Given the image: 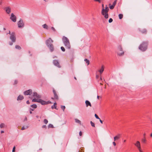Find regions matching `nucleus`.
<instances>
[{
	"mask_svg": "<svg viewBox=\"0 0 152 152\" xmlns=\"http://www.w3.org/2000/svg\"><path fill=\"white\" fill-rule=\"evenodd\" d=\"M62 40L66 48L70 49L71 48L69 41L68 38L66 37L63 36Z\"/></svg>",
	"mask_w": 152,
	"mask_h": 152,
	"instance_id": "nucleus-1",
	"label": "nucleus"
},
{
	"mask_svg": "<svg viewBox=\"0 0 152 152\" xmlns=\"http://www.w3.org/2000/svg\"><path fill=\"white\" fill-rule=\"evenodd\" d=\"M53 41L50 38L48 39L46 42V44L48 48H49L51 52H52L54 50V48L52 43Z\"/></svg>",
	"mask_w": 152,
	"mask_h": 152,
	"instance_id": "nucleus-2",
	"label": "nucleus"
},
{
	"mask_svg": "<svg viewBox=\"0 0 152 152\" xmlns=\"http://www.w3.org/2000/svg\"><path fill=\"white\" fill-rule=\"evenodd\" d=\"M148 42H143L139 46V48L140 50L142 51H144L147 48Z\"/></svg>",
	"mask_w": 152,
	"mask_h": 152,
	"instance_id": "nucleus-3",
	"label": "nucleus"
},
{
	"mask_svg": "<svg viewBox=\"0 0 152 152\" xmlns=\"http://www.w3.org/2000/svg\"><path fill=\"white\" fill-rule=\"evenodd\" d=\"M109 8L107 7V5H106V7L105 9L103 8L102 10V14L103 15H104V18L107 19L108 18V12L109 10Z\"/></svg>",
	"mask_w": 152,
	"mask_h": 152,
	"instance_id": "nucleus-4",
	"label": "nucleus"
},
{
	"mask_svg": "<svg viewBox=\"0 0 152 152\" xmlns=\"http://www.w3.org/2000/svg\"><path fill=\"white\" fill-rule=\"evenodd\" d=\"M10 34V39L11 40L12 42H15L16 40V37L15 33L14 32H12L11 34L10 33V31H9V33H7V34Z\"/></svg>",
	"mask_w": 152,
	"mask_h": 152,
	"instance_id": "nucleus-5",
	"label": "nucleus"
},
{
	"mask_svg": "<svg viewBox=\"0 0 152 152\" xmlns=\"http://www.w3.org/2000/svg\"><path fill=\"white\" fill-rule=\"evenodd\" d=\"M38 102L41 103L42 105H45L49 103H50L51 102L49 101L46 102L41 99H39Z\"/></svg>",
	"mask_w": 152,
	"mask_h": 152,
	"instance_id": "nucleus-6",
	"label": "nucleus"
},
{
	"mask_svg": "<svg viewBox=\"0 0 152 152\" xmlns=\"http://www.w3.org/2000/svg\"><path fill=\"white\" fill-rule=\"evenodd\" d=\"M18 25L19 28H22L24 26V23L22 19H20L18 22Z\"/></svg>",
	"mask_w": 152,
	"mask_h": 152,
	"instance_id": "nucleus-7",
	"label": "nucleus"
},
{
	"mask_svg": "<svg viewBox=\"0 0 152 152\" xmlns=\"http://www.w3.org/2000/svg\"><path fill=\"white\" fill-rule=\"evenodd\" d=\"M23 94L25 95H30L31 96L32 94V90L31 89H29L26 91L24 92Z\"/></svg>",
	"mask_w": 152,
	"mask_h": 152,
	"instance_id": "nucleus-8",
	"label": "nucleus"
},
{
	"mask_svg": "<svg viewBox=\"0 0 152 152\" xmlns=\"http://www.w3.org/2000/svg\"><path fill=\"white\" fill-rule=\"evenodd\" d=\"M53 92L54 94V97L53 98H52V99L55 100H58V96L56 93V91L54 89H53Z\"/></svg>",
	"mask_w": 152,
	"mask_h": 152,
	"instance_id": "nucleus-9",
	"label": "nucleus"
},
{
	"mask_svg": "<svg viewBox=\"0 0 152 152\" xmlns=\"http://www.w3.org/2000/svg\"><path fill=\"white\" fill-rule=\"evenodd\" d=\"M31 96L36 97L37 99H39L41 98V96L40 95L38 94L36 92H34L32 93Z\"/></svg>",
	"mask_w": 152,
	"mask_h": 152,
	"instance_id": "nucleus-10",
	"label": "nucleus"
},
{
	"mask_svg": "<svg viewBox=\"0 0 152 152\" xmlns=\"http://www.w3.org/2000/svg\"><path fill=\"white\" fill-rule=\"evenodd\" d=\"M10 18L14 22L16 21V17L13 13L11 14Z\"/></svg>",
	"mask_w": 152,
	"mask_h": 152,
	"instance_id": "nucleus-11",
	"label": "nucleus"
},
{
	"mask_svg": "<svg viewBox=\"0 0 152 152\" xmlns=\"http://www.w3.org/2000/svg\"><path fill=\"white\" fill-rule=\"evenodd\" d=\"M53 64L57 67L60 68L61 66L59 64V63L57 60H54L53 61Z\"/></svg>",
	"mask_w": 152,
	"mask_h": 152,
	"instance_id": "nucleus-12",
	"label": "nucleus"
},
{
	"mask_svg": "<svg viewBox=\"0 0 152 152\" xmlns=\"http://www.w3.org/2000/svg\"><path fill=\"white\" fill-rule=\"evenodd\" d=\"M134 145L137 147L138 149L141 148L140 144L139 141H137L136 143L134 144Z\"/></svg>",
	"mask_w": 152,
	"mask_h": 152,
	"instance_id": "nucleus-13",
	"label": "nucleus"
},
{
	"mask_svg": "<svg viewBox=\"0 0 152 152\" xmlns=\"http://www.w3.org/2000/svg\"><path fill=\"white\" fill-rule=\"evenodd\" d=\"M121 137V134H118L116 136H115L114 137V141H115V140L119 139Z\"/></svg>",
	"mask_w": 152,
	"mask_h": 152,
	"instance_id": "nucleus-14",
	"label": "nucleus"
},
{
	"mask_svg": "<svg viewBox=\"0 0 152 152\" xmlns=\"http://www.w3.org/2000/svg\"><path fill=\"white\" fill-rule=\"evenodd\" d=\"M85 103L87 107H88V106H89L90 107L91 106V103L88 101L86 100L85 102Z\"/></svg>",
	"mask_w": 152,
	"mask_h": 152,
	"instance_id": "nucleus-15",
	"label": "nucleus"
},
{
	"mask_svg": "<svg viewBox=\"0 0 152 152\" xmlns=\"http://www.w3.org/2000/svg\"><path fill=\"white\" fill-rule=\"evenodd\" d=\"M24 99L23 96L21 95H19L18 97L17 100H21Z\"/></svg>",
	"mask_w": 152,
	"mask_h": 152,
	"instance_id": "nucleus-16",
	"label": "nucleus"
},
{
	"mask_svg": "<svg viewBox=\"0 0 152 152\" xmlns=\"http://www.w3.org/2000/svg\"><path fill=\"white\" fill-rule=\"evenodd\" d=\"M139 31L142 34H146L147 32V31L145 29H143L141 30L139 29Z\"/></svg>",
	"mask_w": 152,
	"mask_h": 152,
	"instance_id": "nucleus-17",
	"label": "nucleus"
},
{
	"mask_svg": "<svg viewBox=\"0 0 152 152\" xmlns=\"http://www.w3.org/2000/svg\"><path fill=\"white\" fill-rule=\"evenodd\" d=\"M10 8L9 7H8L6 8V11L8 14L10 13Z\"/></svg>",
	"mask_w": 152,
	"mask_h": 152,
	"instance_id": "nucleus-18",
	"label": "nucleus"
},
{
	"mask_svg": "<svg viewBox=\"0 0 152 152\" xmlns=\"http://www.w3.org/2000/svg\"><path fill=\"white\" fill-rule=\"evenodd\" d=\"M117 54L118 55L120 56H121L123 55L124 54V52L123 51H121V52H118Z\"/></svg>",
	"mask_w": 152,
	"mask_h": 152,
	"instance_id": "nucleus-19",
	"label": "nucleus"
},
{
	"mask_svg": "<svg viewBox=\"0 0 152 152\" xmlns=\"http://www.w3.org/2000/svg\"><path fill=\"white\" fill-rule=\"evenodd\" d=\"M75 122L76 123H78L80 125H81V122L77 118H75Z\"/></svg>",
	"mask_w": 152,
	"mask_h": 152,
	"instance_id": "nucleus-20",
	"label": "nucleus"
},
{
	"mask_svg": "<svg viewBox=\"0 0 152 152\" xmlns=\"http://www.w3.org/2000/svg\"><path fill=\"white\" fill-rule=\"evenodd\" d=\"M42 26L44 28L48 30V26L46 24H45L44 25H42Z\"/></svg>",
	"mask_w": 152,
	"mask_h": 152,
	"instance_id": "nucleus-21",
	"label": "nucleus"
},
{
	"mask_svg": "<svg viewBox=\"0 0 152 152\" xmlns=\"http://www.w3.org/2000/svg\"><path fill=\"white\" fill-rule=\"evenodd\" d=\"M56 102H54V104L53 105L51 106V108L52 109H57V107L56 106Z\"/></svg>",
	"mask_w": 152,
	"mask_h": 152,
	"instance_id": "nucleus-22",
	"label": "nucleus"
},
{
	"mask_svg": "<svg viewBox=\"0 0 152 152\" xmlns=\"http://www.w3.org/2000/svg\"><path fill=\"white\" fill-rule=\"evenodd\" d=\"M104 70V66H102L101 68L99 70V72L101 74H102Z\"/></svg>",
	"mask_w": 152,
	"mask_h": 152,
	"instance_id": "nucleus-23",
	"label": "nucleus"
},
{
	"mask_svg": "<svg viewBox=\"0 0 152 152\" xmlns=\"http://www.w3.org/2000/svg\"><path fill=\"white\" fill-rule=\"evenodd\" d=\"M123 51L122 48L121 46H119L118 47V52Z\"/></svg>",
	"mask_w": 152,
	"mask_h": 152,
	"instance_id": "nucleus-24",
	"label": "nucleus"
},
{
	"mask_svg": "<svg viewBox=\"0 0 152 152\" xmlns=\"http://www.w3.org/2000/svg\"><path fill=\"white\" fill-rule=\"evenodd\" d=\"M31 107L34 109L36 108L37 107V106L36 104H33L31 106Z\"/></svg>",
	"mask_w": 152,
	"mask_h": 152,
	"instance_id": "nucleus-25",
	"label": "nucleus"
},
{
	"mask_svg": "<svg viewBox=\"0 0 152 152\" xmlns=\"http://www.w3.org/2000/svg\"><path fill=\"white\" fill-rule=\"evenodd\" d=\"M84 61L87 64V65H88L89 64L90 62L87 59L85 58L84 59Z\"/></svg>",
	"mask_w": 152,
	"mask_h": 152,
	"instance_id": "nucleus-26",
	"label": "nucleus"
},
{
	"mask_svg": "<svg viewBox=\"0 0 152 152\" xmlns=\"http://www.w3.org/2000/svg\"><path fill=\"white\" fill-rule=\"evenodd\" d=\"M39 99H34L32 100V102H38L39 101Z\"/></svg>",
	"mask_w": 152,
	"mask_h": 152,
	"instance_id": "nucleus-27",
	"label": "nucleus"
},
{
	"mask_svg": "<svg viewBox=\"0 0 152 152\" xmlns=\"http://www.w3.org/2000/svg\"><path fill=\"white\" fill-rule=\"evenodd\" d=\"M118 17H119V18L120 19H121L123 17V14H119L118 15Z\"/></svg>",
	"mask_w": 152,
	"mask_h": 152,
	"instance_id": "nucleus-28",
	"label": "nucleus"
},
{
	"mask_svg": "<svg viewBox=\"0 0 152 152\" xmlns=\"http://www.w3.org/2000/svg\"><path fill=\"white\" fill-rule=\"evenodd\" d=\"M15 48L16 49L20 50L21 49V47L18 45H15Z\"/></svg>",
	"mask_w": 152,
	"mask_h": 152,
	"instance_id": "nucleus-29",
	"label": "nucleus"
},
{
	"mask_svg": "<svg viewBox=\"0 0 152 152\" xmlns=\"http://www.w3.org/2000/svg\"><path fill=\"white\" fill-rule=\"evenodd\" d=\"M109 5V7H110V9H113L115 7L113 5H111L110 4Z\"/></svg>",
	"mask_w": 152,
	"mask_h": 152,
	"instance_id": "nucleus-30",
	"label": "nucleus"
},
{
	"mask_svg": "<svg viewBox=\"0 0 152 152\" xmlns=\"http://www.w3.org/2000/svg\"><path fill=\"white\" fill-rule=\"evenodd\" d=\"M5 124L3 123H2L0 125V127L1 128H4L5 126Z\"/></svg>",
	"mask_w": 152,
	"mask_h": 152,
	"instance_id": "nucleus-31",
	"label": "nucleus"
},
{
	"mask_svg": "<svg viewBox=\"0 0 152 152\" xmlns=\"http://www.w3.org/2000/svg\"><path fill=\"white\" fill-rule=\"evenodd\" d=\"M48 128H53V126L52 124H50L48 125Z\"/></svg>",
	"mask_w": 152,
	"mask_h": 152,
	"instance_id": "nucleus-32",
	"label": "nucleus"
},
{
	"mask_svg": "<svg viewBox=\"0 0 152 152\" xmlns=\"http://www.w3.org/2000/svg\"><path fill=\"white\" fill-rule=\"evenodd\" d=\"M61 108L63 110V111H64V110L65 108V107L64 106H61Z\"/></svg>",
	"mask_w": 152,
	"mask_h": 152,
	"instance_id": "nucleus-33",
	"label": "nucleus"
},
{
	"mask_svg": "<svg viewBox=\"0 0 152 152\" xmlns=\"http://www.w3.org/2000/svg\"><path fill=\"white\" fill-rule=\"evenodd\" d=\"M44 122L45 124H47L48 122V121L47 119H45L44 121Z\"/></svg>",
	"mask_w": 152,
	"mask_h": 152,
	"instance_id": "nucleus-34",
	"label": "nucleus"
},
{
	"mask_svg": "<svg viewBox=\"0 0 152 152\" xmlns=\"http://www.w3.org/2000/svg\"><path fill=\"white\" fill-rule=\"evenodd\" d=\"M90 123L91 126L93 127H95V124H94L93 122L92 121H91Z\"/></svg>",
	"mask_w": 152,
	"mask_h": 152,
	"instance_id": "nucleus-35",
	"label": "nucleus"
},
{
	"mask_svg": "<svg viewBox=\"0 0 152 152\" xmlns=\"http://www.w3.org/2000/svg\"><path fill=\"white\" fill-rule=\"evenodd\" d=\"M117 1V0H115L114 1V2H113V5L114 6H115V5H116V4Z\"/></svg>",
	"mask_w": 152,
	"mask_h": 152,
	"instance_id": "nucleus-36",
	"label": "nucleus"
},
{
	"mask_svg": "<svg viewBox=\"0 0 152 152\" xmlns=\"http://www.w3.org/2000/svg\"><path fill=\"white\" fill-rule=\"evenodd\" d=\"M61 49L63 52H64L65 51V49L63 47H61Z\"/></svg>",
	"mask_w": 152,
	"mask_h": 152,
	"instance_id": "nucleus-37",
	"label": "nucleus"
},
{
	"mask_svg": "<svg viewBox=\"0 0 152 152\" xmlns=\"http://www.w3.org/2000/svg\"><path fill=\"white\" fill-rule=\"evenodd\" d=\"M95 116L96 119H100V118H99V117L96 114H95Z\"/></svg>",
	"mask_w": 152,
	"mask_h": 152,
	"instance_id": "nucleus-38",
	"label": "nucleus"
},
{
	"mask_svg": "<svg viewBox=\"0 0 152 152\" xmlns=\"http://www.w3.org/2000/svg\"><path fill=\"white\" fill-rule=\"evenodd\" d=\"M113 21V19L111 18H110L109 20V23H111Z\"/></svg>",
	"mask_w": 152,
	"mask_h": 152,
	"instance_id": "nucleus-39",
	"label": "nucleus"
},
{
	"mask_svg": "<svg viewBox=\"0 0 152 152\" xmlns=\"http://www.w3.org/2000/svg\"><path fill=\"white\" fill-rule=\"evenodd\" d=\"M15 146H14L13 147L12 152H15Z\"/></svg>",
	"mask_w": 152,
	"mask_h": 152,
	"instance_id": "nucleus-40",
	"label": "nucleus"
},
{
	"mask_svg": "<svg viewBox=\"0 0 152 152\" xmlns=\"http://www.w3.org/2000/svg\"><path fill=\"white\" fill-rule=\"evenodd\" d=\"M34 110V109L32 108L31 107V108H29V110L33 111Z\"/></svg>",
	"mask_w": 152,
	"mask_h": 152,
	"instance_id": "nucleus-41",
	"label": "nucleus"
},
{
	"mask_svg": "<svg viewBox=\"0 0 152 152\" xmlns=\"http://www.w3.org/2000/svg\"><path fill=\"white\" fill-rule=\"evenodd\" d=\"M51 29L54 31H56V29L53 27H51Z\"/></svg>",
	"mask_w": 152,
	"mask_h": 152,
	"instance_id": "nucleus-42",
	"label": "nucleus"
},
{
	"mask_svg": "<svg viewBox=\"0 0 152 152\" xmlns=\"http://www.w3.org/2000/svg\"><path fill=\"white\" fill-rule=\"evenodd\" d=\"M142 142L143 143H145L146 142V140L145 139H143L142 140Z\"/></svg>",
	"mask_w": 152,
	"mask_h": 152,
	"instance_id": "nucleus-43",
	"label": "nucleus"
},
{
	"mask_svg": "<svg viewBox=\"0 0 152 152\" xmlns=\"http://www.w3.org/2000/svg\"><path fill=\"white\" fill-rule=\"evenodd\" d=\"M42 128H45L46 129V126L45 125H43L42 126Z\"/></svg>",
	"mask_w": 152,
	"mask_h": 152,
	"instance_id": "nucleus-44",
	"label": "nucleus"
},
{
	"mask_svg": "<svg viewBox=\"0 0 152 152\" xmlns=\"http://www.w3.org/2000/svg\"><path fill=\"white\" fill-rule=\"evenodd\" d=\"M26 129V128L25 127H24V126H23V127L22 128L21 130H24L25 129Z\"/></svg>",
	"mask_w": 152,
	"mask_h": 152,
	"instance_id": "nucleus-45",
	"label": "nucleus"
},
{
	"mask_svg": "<svg viewBox=\"0 0 152 152\" xmlns=\"http://www.w3.org/2000/svg\"><path fill=\"white\" fill-rule=\"evenodd\" d=\"M82 135V132L81 131H80V132H79V135L80 136H81Z\"/></svg>",
	"mask_w": 152,
	"mask_h": 152,
	"instance_id": "nucleus-46",
	"label": "nucleus"
},
{
	"mask_svg": "<svg viewBox=\"0 0 152 152\" xmlns=\"http://www.w3.org/2000/svg\"><path fill=\"white\" fill-rule=\"evenodd\" d=\"M113 145L114 146H115L116 145V143H115V142H113Z\"/></svg>",
	"mask_w": 152,
	"mask_h": 152,
	"instance_id": "nucleus-47",
	"label": "nucleus"
},
{
	"mask_svg": "<svg viewBox=\"0 0 152 152\" xmlns=\"http://www.w3.org/2000/svg\"><path fill=\"white\" fill-rule=\"evenodd\" d=\"M140 152H143L141 150V148L138 149Z\"/></svg>",
	"mask_w": 152,
	"mask_h": 152,
	"instance_id": "nucleus-48",
	"label": "nucleus"
},
{
	"mask_svg": "<svg viewBox=\"0 0 152 152\" xmlns=\"http://www.w3.org/2000/svg\"><path fill=\"white\" fill-rule=\"evenodd\" d=\"M26 103L28 104H30L28 100L26 101Z\"/></svg>",
	"mask_w": 152,
	"mask_h": 152,
	"instance_id": "nucleus-49",
	"label": "nucleus"
},
{
	"mask_svg": "<svg viewBox=\"0 0 152 152\" xmlns=\"http://www.w3.org/2000/svg\"><path fill=\"white\" fill-rule=\"evenodd\" d=\"M17 83V81L16 80H15L14 82V84H16Z\"/></svg>",
	"mask_w": 152,
	"mask_h": 152,
	"instance_id": "nucleus-50",
	"label": "nucleus"
},
{
	"mask_svg": "<svg viewBox=\"0 0 152 152\" xmlns=\"http://www.w3.org/2000/svg\"><path fill=\"white\" fill-rule=\"evenodd\" d=\"M99 121H100V123H101V124H102L103 123V122L100 119H100H99Z\"/></svg>",
	"mask_w": 152,
	"mask_h": 152,
	"instance_id": "nucleus-51",
	"label": "nucleus"
},
{
	"mask_svg": "<svg viewBox=\"0 0 152 152\" xmlns=\"http://www.w3.org/2000/svg\"><path fill=\"white\" fill-rule=\"evenodd\" d=\"M13 44V43L12 42H9V45H12Z\"/></svg>",
	"mask_w": 152,
	"mask_h": 152,
	"instance_id": "nucleus-52",
	"label": "nucleus"
},
{
	"mask_svg": "<svg viewBox=\"0 0 152 152\" xmlns=\"http://www.w3.org/2000/svg\"><path fill=\"white\" fill-rule=\"evenodd\" d=\"M27 120V118L26 117H25L24 119V121H26Z\"/></svg>",
	"mask_w": 152,
	"mask_h": 152,
	"instance_id": "nucleus-53",
	"label": "nucleus"
},
{
	"mask_svg": "<svg viewBox=\"0 0 152 152\" xmlns=\"http://www.w3.org/2000/svg\"><path fill=\"white\" fill-rule=\"evenodd\" d=\"M29 113L30 114H31L32 113V111L29 110Z\"/></svg>",
	"mask_w": 152,
	"mask_h": 152,
	"instance_id": "nucleus-54",
	"label": "nucleus"
},
{
	"mask_svg": "<svg viewBox=\"0 0 152 152\" xmlns=\"http://www.w3.org/2000/svg\"><path fill=\"white\" fill-rule=\"evenodd\" d=\"M95 1H98L99 2H100V0H95Z\"/></svg>",
	"mask_w": 152,
	"mask_h": 152,
	"instance_id": "nucleus-55",
	"label": "nucleus"
},
{
	"mask_svg": "<svg viewBox=\"0 0 152 152\" xmlns=\"http://www.w3.org/2000/svg\"><path fill=\"white\" fill-rule=\"evenodd\" d=\"M4 132L3 131H1V133H3Z\"/></svg>",
	"mask_w": 152,
	"mask_h": 152,
	"instance_id": "nucleus-56",
	"label": "nucleus"
},
{
	"mask_svg": "<svg viewBox=\"0 0 152 152\" xmlns=\"http://www.w3.org/2000/svg\"><path fill=\"white\" fill-rule=\"evenodd\" d=\"M150 136L151 137H152V133H151V134L150 135Z\"/></svg>",
	"mask_w": 152,
	"mask_h": 152,
	"instance_id": "nucleus-57",
	"label": "nucleus"
},
{
	"mask_svg": "<svg viewBox=\"0 0 152 152\" xmlns=\"http://www.w3.org/2000/svg\"><path fill=\"white\" fill-rule=\"evenodd\" d=\"M99 96L98 95L97 96V98L98 99H99Z\"/></svg>",
	"mask_w": 152,
	"mask_h": 152,
	"instance_id": "nucleus-58",
	"label": "nucleus"
},
{
	"mask_svg": "<svg viewBox=\"0 0 152 152\" xmlns=\"http://www.w3.org/2000/svg\"><path fill=\"white\" fill-rule=\"evenodd\" d=\"M126 142V140H124V142Z\"/></svg>",
	"mask_w": 152,
	"mask_h": 152,
	"instance_id": "nucleus-59",
	"label": "nucleus"
},
{
	"mask_svg": "<svg viewBox=\"0 0 152 152\" xmlns=\"http://www.w3.org/2000/svg\"><path fill=\"white\" fill-rule=\"evenodd\" d=\"M4 30H6V29L5 28H4Z\"/></svg>",
	"mask_w": 152,
	"mask_h": 152,
	"instance_id": "nucleus-60",
	"label": "nucleus"
},
{
	"mask_svg": "<svg viewBox=\"0 0 152 152\" xmlns=\"http://www.w3.org/2000/svg\"><path fill=\"white\" fill-rule=\"evenodd\" d=\"M36 117L37 118H38L39 117V116H36Z\"/></svg>",
	"mask_w": 152,
	"mask_h": 152,
	"instance_id": "nucleus-61",
	"label": "nucleus"
},
{
	"mask_svg": "<svg viewBox=\"0 0 152 152\" xmlns=\"http://www.w3.org/2000/svg\"><path fill=\"white\" fill-rule=\"evenodd\" d=\"M98 77V75H96V78Z\"/></svg>",
	"mask_w": 152,
	"mask_h": 152,
	"instance_id": "nucleus-62",
	"label": "nucleus"
},
{
	"mask_svg": "<svg viewBox=\"0 0 152 152\" xmlns=\"http://www.w3.org/2000/svg\"><path fill=\"white\" fill-rule=\"evenodd\" d=\"M74 78H75V79L76 80V77H74Z\"/></svg>",
	"mask_w": 152,
	"mask_h": 152,
	"instance_id": "nucleus-63",
	"label": "nucleus"
},
{
	"mask_svg": "<svg viewBox=\"0 0 152 152\" xmlns=\"http://www.w3.org/2000/svg\"><path fill=\"white\" fill-rule=\"evenodd\" d=\"M100 80H102V78H101V77H100Z\"/></svg>",
	"mask_w": 152,
	"mask_h": 152,
	"instance_id": "nucleus-64",
	"label": "nucleus"
}]
</instances>
